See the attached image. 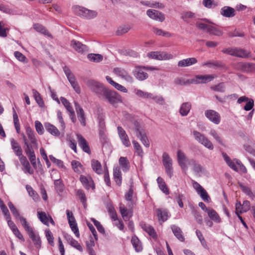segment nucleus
Returning <instances> with one entry per match:
<instances>
[{"instance_id": "obj_1", "label": "nucleus", "mask_w": 255, "mask_h": 255, "mask_svg": "<svg viewBox=\"0 0 255 255\" xmlns=\"http://www.w3.org/2000/svg\"><path fill=\"white\" fill-rule=\"evenodd\" d=\"M26 135L24 133L21 134L24 145V151L27 149V145L33 150L37 149L38 145L37 140L35 137L34 131L30 127H28L26 128Z\"/></svg>"}, {"instance_id": "obj_2", "label": "nucleus", "mask_w": 255, "mask_h": 255, "mask_svg": "<svg viewBox=\"0 0 255 255\" xmlns=\"http://www.w3.org/2000/svg\"><path fill=\"white\" fill-rule=\"evenodd\" d=\"M201 21L205 22V23L201 21H197L196 23V27L202 30H205L210 34L214 35L217 36H221L223 34V32L219 28L214 26L213 23L206 18L201 19Z\"/></svg>"}, {"instance_id": "obj_3", "label": "nucleus", "mask_w": 255, "mask_h": 255, "mask_svg": "<svg viewBox=\"0 0 255 255\" xmlns=\"http://www.w3.org/2000/svg\"><path fill=\"white\" fill-rule=\"evenodd\" d=\"M157 71L159 68L153 66H136L132 71L134 76L139 81H143L146 80L148 77V74L146 71Z\"/></svg>"}, {"instance_id": "obj_4", "label": "nucleus", "mask_w": 255, "mask_h": 255, "mask_svg": "<svg viewBox=\"0 0 255 255\" xmlns=\"http://www.w3.org/2000/svg\"><path fill=\"white\" fill-rule=\"evenodd\" d=\"M133 127H129V129L133 131L142 143L146 147L149 146L150 143L145 130L140 126L137 122H134Z\"/></svg>"}, {"instance_id": "obj_5", "label": "nucleus", "mask_w": 255, "mask_h": 255, "mask_svg": "<svg viewBox=\"0 0 255 255\" xmlns=\"http://www.w3.org/2000/svg\"><path fill=\"white\" fill-rule=\"evenodd\" d=\"M72 10L76 15L86 19H92L96 17L97 12L95 10L88 9L84 7L79 5H74Z\"/></svg>"}, {"instance_id": "obj_6", "label": "nucleus", "mask_w": 255, "mask_h": 255, "mask_svg": "<svg viewBox=\"0 0 255 255\" xmlns=\"http://www.w3.org/2000/svg\"><path fill=\"white\" fill-rule=\"evenodd\" d=\"M216 76L215 75H197L191 79L187 80L183 84H205L212 81Z\"/></svg>"}, {"instance_id": "obj_7", "label": "nucleus", "mask_w": 255, "mask_h": 255, "mask_svg": "<svg viewBox=\"0 0 255 255\" xmlns=\"http://www.w3.org/2000/svg\"><path fill=\"white\" fill-rule=\"evenodd\" d=\"M194 139L200 144L210 150L214 149V145L212 142L203 133L197 131H192Z\"/></svg>"}, {"instance_id": "obj_8", "label": "nucleus", "mask_w": 255, "mask_h": 255, "mask_svg": "<svg viewBox=\"0 0 255 255\" xmlns=\"http://www.w3.org/2000/svg\"><path fill=\"white\" fill-rule=\"evenodd\" d=\"M103 96L108 101L114 106H116L118 103L122 102V97L117 92L114 91L107 89Z\"/></svg>"}, {"instance_id": "obj_9", "label": "nucleus", "mask_w": 255, "mask_h": 255, "mask_svg": "<svg viewBox=\"0 0 255 255\" xmlns=\"http://www.w3.org/2000/svg\"><path fill=\"white\" fill-rule=\"evenodd\" d=\"M87 85L92 92L99 96L103 95L107 89L102 84L94 80H88Z\"/></svg>"}, {"instance_id": "obj_10", "label": "nucleus", "mask_w": 255, "mask_h": 255, "mask_svg": "<svg viewBox=\"0 0 255 255\" xmlns=\"http://www.w3.org/2000/svg\"><path fill=\"white\" fill-rule=\"evenodd\" d=\"M162 162L167 174L171 178L173 175L172 160L166 152L163 153Z\"/></svg>"}, {"instance_id": "obj_11", "label": "nucleus", "mask_w": 255, "mask_h": 255, "mask_svg": "<svg viewBox=\"0 0 255 255\" xmlns=\"http://www.w3.org/2000/svg\"><path fill=\"white\" fill-rule=\"evenodd\" d=\"M147 56L150 58L158 60H169L173 58V56L171 54L165 52H150L147 53Z\"/></svg>"}, {"instance_id": "obj_12", "label": "nucleus", "mask_w": 255, "mask_h": 255, "mask_svg": "<svg viewBox=\"0 0 255 255\" xmlns=\"http://www.w3.org/2000/svg\"><path fill=\"white\" fill-rule=\"evenodd\" d=\"M205 117L213 123L218 125L221 122L220 115L213 110H207L205 112Z\"/></svg>"}, {"instance_id": "obj_13", "label": "nucleus", "mask_w": 255, "mask_h": 255, "mask_svg": "<svg viewBox=\"0 0 255 255\" xmlns=\"http://www.w3.org/2000/svg\"><path fill=\"white\" fill-rule=\"evenodd\" d=\"M177 161L179 165L181 167L182 170L186 172L188 169V166L186 164V162L189 164V160L185 153L181 150H179L177 153Z\"/></svg>"}, {"instance_id": "obj_14", "label": "nucleus", "mask_w": 255, "mask_h": 255, "mask_svg": "<svg viewBox=\"0 0 255 255\" xmlns=\"http://www.w3.org/2000/svg\"><path fill=\"white\" fill-rule=\"evenodd\" d=\"M128 210L124 205L121 204L120 205V211L121 215L125 221H128L132 216L133 205L128 204Z\"/></svg>"}, {"instance_id": "obj_15", "label": "nucleus", "mask_w": 255, "mask_h": 255, "mask_svg": "<svg viewBox=\"0 0 255 255\" xmlns=\"http://www.w3.org/2000/svg\"><path fill=\"white\" fill-rule=\"evenodd\" d=\"M79 179L82 185L86 189L89 190L90 188L92 189H95V187L94 181L90 176H86L81 175L80 176Z\"/></svg>"}, {"instance_id": "obj_16", "label": "nucleus", "mask_w": 255, "mask_h": 255, "mask_svg": "<svg viewBox=\"0 0 255 255\" xmlns=\"http://www.w3.org/2000/svg\"><path fill=\"white\" fill-rule=\"evenodd\" d=\"M117 130L118 135L123 145L127 147L130 146V142L126 131L120 126L117 128Z\"/></svg>"}, {"instance_id": "obj_17", "label": "nucleus", "mask_w": 255, "mask_h": 255, "mask_svg": "<svg viewBox=\"0 0 255 255\" xmlns=\"http://www.w3.org/2000/svg\"><path fill=\"white\" fill-rule=\"evenodd\" d=\"M147 15L151 19L160 22L165 19L164 15L161 12L155 9H148L146 11Z\"/></svg>"}, {"instance_id": "obj_18", "label": "nucleus", "mask_w": 255, "mask_h": 255, "mask_svg": "<svg viewBox=\"0 0 255 255\" xmlns=\"http://www.w3.org/2000/svg\"><path fill=\"white\" fill-rule=\"evenodd\" d=\"M155 212L160 224L166 221L169 217V213L166 209L158 208L155 210Z\"/></svg>"}, {"instance_id": "obj_19", "label": "nucleus", "mask_w": 255, "mask_h": 255, "mask_svg": "<svg viewBox=\"0 0 255 255\" xmlns=\"http://www.w3.org/2000/svg\"><path fill=\"white\" fill-rule=\"evenodd\" d=\"M37 217L39 220L44 225L48 226L49 222H50L52 225H55V222L52 217L47 215L44 212H37Z\"/></svg>"}, {"instance_id": "obj_20", "label": "nucleus", "mask_w": 255, "mask_h": 255, "mask_svg": "<svg viewBox=\"0 0 255 255\" xmlns=\"http://www.w3.org/2000/svg\"><path fill=\"white\" fill-rule=\"evenodd\" d=\"M114 73L117 75V76L121 77V78L124 79L126 81L128 82H132V77L128 74V72L126 71L125 69L117 67L115 68L114 69Z\"/></svg>"}, {"instance_id": "obj_21", "label": "nucleus", "mask_w": 255, "mask_h": 255, "mask_svg": "<svg viewBox=\"0 0 255 255\" xmlns=\"http://www.w3.org/2000/svg\"><path fill=\"white\" fill-rule=\"evenodd\" d=\"M18 157L21 165L23 166V170L24 173H28L30 174H33L34 170L31 168L27 158L23 155Z\"/></svg>"}, {"instance_id": "obj_22", "label": "nucleus", "mask_w": 255, "mask_h": 255, "mask_svg": "<svg viewBox=\"0 0 255 255\" xmlns=\"http://www.w3.org/2000/svg\"><path fill=\"white\" fill-rule=\"evenodd\" d=\"M75 106L78 120L81 124L85 127L86 124L85 112L82 108L77 103L75 102Z\"/></svg>"}, {"instance_id": "obj_23", "label": "nucleus", "mask_w": 255, "mask_h": 255, "mask_svg": "<svg viewBox=\"0 0 255 255\" xmlns=\"http://www.w3.org/2000/svg\"><path fill=\"white\" fill-rule=\"evenodd\" d=\"M170 228L174 235L180 242H184L185 238L183 233L179 227L175 225H172Z\"/></svg>"}, {"instance_id": "obj_24", "label": "nucleus", "mask_w": 255, "mask_h": 255, "mask_svg": "<svg viewBox=\"0 0 255 255\" xmlns=\"http://www.w3.org/2000/svg\"><path fill=\"white\" fill-rule=\"evenodd\" d=\"M70 45L78 53H83L88 51L87 47L85 45H84L81 42L75 40H72L71 41Z\"/></svg>"}, {"instance_id": "obj_25", "label": "nucleus", "mask_w": 255, "mask_h": 255, "mask_svg": "<svg viewBox=\"0 0 255 255\" xmlns=\"http://www.w3.org/2000/svg\"><path fill=\"white\" fill-rule=\"evenodd\" d=\"M77 136L78 143L80 147L84 152L90 154L91 150L86 140L80 134H77Z\"/></svg>"}, {"instance_id": "obj_26", "label": "nucleus", "mask_w": 255, "mask_h": 255, "mask_svg": "<svg viewBox=\"0 0 255 255\" xmlns=\"http://www.w3.org/2000/svg\"><path fill=\"white\" fill-rule=\"evenodd\" d=\"M10 145L11 148L15 153V154L18 157L22 155V149L19 145V143L13 138L10 139Z\"/></svg>"}, {"instance_id": "obj_27", "label": "nucleus", "mask_w": 255, "mask_h": 255, "mask_svg": "<svg viewBox=\"0 0 255 255\" xmlns=\"http://www.w3.org/2000/svg\"><path fill=\"white\" fill-rule=\"evenodd\" d=\"M220 13L225 17H232L235 15L236 12L234 8L230 6H225L221 9Z\"/></svg>"}, {"instance_id": "obj_28", "label": "nucleus", "mask_w": 255, "mask_h": 255, "mask_svg": "<svg viewBox=\"0 0 255 255\" xmlns=\"http://www.w3.org/2000/svg\"><path fill=\"white\" fill-rule=\"evenodd\" d=\"M27 149L25 150V152L27 155L31 164L34 168H36L37 164L36 162V156L34 150L31 149L28 145H27Z\"/></svg>"}, {"instance_id": "obj_29", "label": "nucleus", "mask_w": 255, "mask_h": 255, "mask_svg": "<svg viewBox=\"0 0 255 255\" xmlns=\"http://www.w3.org/2000/svg\"><path fill=\"white\" fill-rule=\"evenodd\" d=\"M140 226L150 236L155 239L157 238L156 233L154 228L150 225L144 223H141Z\"/></svg>"}, {"instance_id": "obj_30", "label": "nucleus", "mask_w": 255, "mask_h": 255, "mask_svg": "<svg viewBox=\"0 0 255 255\" xmlns=\"http://www.w3.org/2000/svg\"><path fill=\"white\" fill-rule=\"evenodd\" d=\"M222 156L228 165L236 171H238V166L236 163L237 159L232 160L226 153H222Z\"/></svg>"}, {"instance_id": "obj_31", "label": "nucleus", "mask_w": 255, "mask_h": 255, "mask_svg": "<svg viewBox=\"0 0 255 255\" xmlns=\"http://www.w3.org/2000/svg\"><path fill=\"white\" fill-rule=\"evenodd\" d=\"M197 63V60L194 57L188 58L180 60L178 63V66L180 67H187Z\"/></svg>"}, {"instance_id": "obj_32", "label": "nucleus", "mask_w": 255, "mask_h": 255, "mask_svg": "<svg viewBox=\"0 0 255 255\" xmlns=\"http://www.w3.org/2000/svg\"><path fill=\"white\" fill-rule=\"evenodd\" d=\"M189 165L192 166V169L194 172L200 173L203 172L204 170L203 167L196 162L194 159H190L189 161Z\"/></svg>"}, {"instance_id": "obj_33", "label": "nucleus", "mask_w": 255, "mask_h": 255, "mask_svg": "<svg viewBox=\"0 0 255 255\" xmlns=\"http://www.w3.org/2000/svg\"><path fill=\"white\" fill-rule=\"evenodd\" d=\"M191 108V104L190 102H185L181 104L179 113L182 116H186L189 113Z\"/></svg>"}, {"instance_id": "obj_34", "label": "nucleus", "mask_w": 255, "mask_h": 255, "mask_svg": "<svg viewBox=\"0 0 255 255\" xmlns=\"http://www.w3.org/2000/svg\"><path fill=\"white\" fill-rule=\"evenodd\" d=\"M46 130L51 133L52 135L56 136H58L60 134L59 130L57 128L53 125L47 123L44 124Z\"/></svg>"}, {"instance_id": "obj_35", "label": "nucleus", "mask_w": 255, "mask_h": 255, "mask_svg": "<svg viewBox=\"0 0 255 255\" xmlns=\"http://www.w3.org/2000/svg\"><path fill=\"white\" fill-rule=\"evenodd\" d=\"M91 166L94 171L98 174H102L103 170L101 163L97 160L92 159L91 160Z\"/></svg>"}, {"instance_id": "obj_36", "label": "nucleus", "mask_w": 255, "mask_h": 255, "mask_svg": "<svg viewBox=\"0 0 255 255\" xmlns=\"http://www.w3.org/2000/svg\"><path fill=\"white\" fill-rule=\"evenodd\" d=\"M33 28L38 32H39L45 36L52 38L51 34L41 24L35 23L33 25Z\"/></svg>"}, {"instance_id": "obj_37", "label": "nucleus", "mask_w": 255, "mask_h": 255, "mask_svg": "<svg viewBox=\"0 0 255 255\" xmlns=\"http://www.w3.org/2000/svg\"><path fill=\"white\" fill-rule=\"evenodd\" d=\"M119 164L124 172H127L129 170L130 164L127 157H121L119 159Z\"/></svg>"}, {"instance_id": "obj_38", "label": "nucleus", "mask_w": 255, "mask_h": 255, "mask_svg": "<svg viewBox=\"0 0 255 255\" xmlns=\"http://www.w3.org/2000/svg\"><path fill=\"white\" fill-rule=\"evenodd\" d=\"M131 243L136 252H140L142 250L141 243L136 236H133L131 240Z\"/></svg>"}, {"instance_id": "obj_39", "label": "nucleus", "mask_w": 255, "mask_h": 255, "mask_svg": "<svg viewBox=\"0 0 255 255\" xmlns=\"http://www.w3.org/2000/svg\"><path fill=\"white\" fill-rule=\"evenodd\" d=\"M235 52V57L247 58L251 56L250 52L239 47H236Z\"/></svg>"}, {"instance_id": "obj_40", "label": "nucleus", "mask_w": 255, "mask_h": 255, "mask_svg": "<svg viewBox=\"0 0 255 255\" xmlns=\"http://www.w3.org/2000/svg\"><path fill=\"white\" fill-rule=\"evenodd\" d=\"M28 236L33 241L35 246L37 248H40L41 247V242L38 234L34 231Z\"/></svg>"}, {"instance_id": "obj_41", "label": "nucleus", "mask_w": 255, "mask_h": 255, "mask_svg": "<svg viewBox=\"0 0 255 255\" xmlns=\"http://www.w3.org/2000/svg\"><path fill=\"white\" fill-rule=\"evenodd\" d=\"M207 213L208 215V216L212 220L216 223L221 222V218L215 210L212 208H209V210L207 211Z\"/></svg>"}, {"instance_id": "obj_42", "label": "nucleus", "mask_w": 255, "mask_h": 255, "mask_svg": "<svg viewBox=\"0 0 255 255\" xmlns=\"http://www.w3.org/2000/svg\"><path fill=\"white\" fill-rule=\"evenodd\" d=\"M157 182L160 189L166 195H168L169 194V189L164 180L161 177H158Z\"/></svg>"}, {"instance_id": "obj_43", "label": "nucleus", "mask_w": 255, "mask_h": 255, "mask_svg": "<svg viewBox=\"0 0 255 255\" xmlns=\"http://www.w3.org/2000/svg\"><path fill=\"white\" fill-rule=\"evenodd\" d=\"M19 221L28 235L34 232L25 218H20V220Z\"/></svg>"}, {"instance_id": "obj_44", "label": "nucleus", "mask_w": 255, "mask_h": 255, "mask_svg": "<svg viewBox=\"0 0 255 255\" xmlns=\"http://www.w3.org/2000/svg\"><path fill=\"white\" fill-rule=\"evenodd\" d=\"M19 221L28 235L34 232L25 218H20V220Z\"/></svg>"}, {"instance_id": "obj_45", "label": "nucleus", "mask_w": 255, "mask_h": 255, "mask_svg": "<svg viewBox=\"0 0 255 255\" xmlns=\"http://www.w3.org/2000/svg\"><path fill=\"white\" fill-rule=\"evenodd\" d=\"M60 101L71 116L74 115V110L71 103L64 97H61Z\"/></svg>"}, {"instance_id": "obj_46", "label": "nucleus", "mask_w": 255, "mask_h": 255, "mask_svg": "<svg viewBox=\"0 0 255 255\" xmlns=\"http://www.w3.org/2000/svg\"><path fill=\"white\" fill-rule=\"evenodd\" d=\"M113 175L116 183L119 186H120L122 184V173L119 168L116 167L114 168Z\"/></svg>"}, {"instance_id": "obj_47", "label": "nucleus", "mask_w": 255, "mask_h": 255, "mask_svg": "<svg viewBox=\"0 0 255 255\" xmlns=\"http://www.w3.org/2000/svg\"><path fill=\"white\" fill-rule=\"evenodd\" d=\"M63 70L71 84H74V82L77 81L75 79V76L71 72L70 70L69 69L68 67H67V66L64 67Z\"/></svg>"}, {"instance_id": "obj_48", "label": "nucleus", "mask_w": 255, "mask_h": 255, "mask_svg": "<svg viewBox=\"0 0 255 255\" xmlns=\"http://www.w3.org/2000/svg\"><path fill=\"white\" fill-rule=\"evenodd\" d=\"M75 193L76 196L78 197L81 202L85 206L86 204L87 198L84 191L82 189H77L75 190Z\"/></svg>"}, {"instance_id": "obj_49", "label": "nucleus", "mask_w": 255, "mask_h": 255, "mask_svg": "<svg viewBox=\"0 0 255 255\" xmlns=\"http://www.w3.org/2000/svg\"><path fill=\"white\" fill-rule=\"evenodd\" d=\"M134 195L132 186H131L128 192L125 194L126 200L130 202L129 204L131 205H133V198Z\"/></svg>"}, {"instance_id": "obj_50", "label": "nucleus", "mask_w": 255, "mask_h": 255, "mask_svg": "<svg viewBox=\"0 0 255 255\" xmlns=\"http://www.w3.org/2000/svg\"><path fill=\"white\" fill-rule=\"evenodd\" d=\"M134 93L139 97L150 99L153 98V95L150 93L142 91L140 90L135 89Z\"/></svg>"}, {"instance_id": "obj_51", "label": "nucleus", "mask_w": 255, "mask_h": 255, "mask_svg": "<svg viewBox=\"0 0 255 255\" xmlns=\"http://www.w3.org/2000/svg\"><path fill=\"white\" fill-rule=\"evenodd\" d=\"M26 189L28 192L30 196H31L33 200L37 202L39 200V197L36 192L29 185L26 186Z\"/></svg>"}, {"instance_id": "obj_52", "label": "nucleus", "mask_w": 255, "mask_h": 255, "mask_svg": "<svg viewBox=\"0 0 255 255\" xmlns=\"http://www.w3.org/2000/svg\"><path fill=\"white\" fill-rule=\"evenodd\" d=\"M132 142L135 152L137 153V155L142 157L143 156V151L140 145L135 140H132Z\"/></svg>"}, {"instance_id": "obj_53", "label": "nucleus", "mask_w": 255, "mask_h": 255, "mask_svg": "<svg viewBox=\"0 0 255 255\" xmlns=\"http://www.w3.org/2000/svg\"><path fill=\"white\" fill-rule=\"evenodd\" d=\"M152 31L155 34L158 36H163L167 37H169L171 36V34L168 32L164 31L156 27H152Z\"/></svg>"}, {"instance_id": "obj_54", "label": "nucleus", "mask_w": 255, "mask_h": 255, "mask_svg": "<svg viewBox=\"0 0 255 255\" xmlns=\"http://www.w3.org/2000/svg\"><path fill=\"white\" fill-rule=\"evenodd\" d=\"M7 205L11 213L17 220H19L20 218H23L20 215L18 210L11 202H9Z\"/></svg>"}, {"instance_id": "obj_55", "label": "nucleus", "mask_w": 255, "mask_h": 255, "mask_svg": "<svg viewBox=\"0 0 255 255\" xmlns=\"http://www.w3.org/2000/svg\"><path fill=\"white\" fill-rule=\"evenodd\" d=\"M88 59L92 62H99L103 60V57L99 54H89L88 55Z\"/></svg>"}, {"instance_id": "obj_56", "label": "nucleus", "mask_w": 255, "mask_h": 255, "mask_svg": "<svg viewBox=\"0 0 255 255\" xmlns=\"http://www.w3.org/2000/svg\"><path fill=\"white\" fill-rule=\"evenodd\" d=\"M241 66L243 70L247 72H251L255 70V64L250 63H242Z\"/></svg>"}, {"instance_id": "obj_57", "label": "nucleus", "mask_w": 255, "mask_h": 255, "mask_svg": "<svg viewBox=\"0 0 255 255\" xmlns=\"http://www.w3.org/2000/svg\"><path fill=\"white\" fill-rule=\"evenodd\" d=\"M71 165L74 171L76 173H80L83 169L82 165L79 161L73 160L71 162Z\"/></svg>"}, {"instance_id": "obj_58", "label": "nucleus", "mask_w": 255, "mask_h": 255, "mask_svg": "<svg viewBox=\"0 0 255 255\" xmlns=\"http://www.w3.org/2000/svg\"><path fill=\"white\" fill-rule=\"evenodd\" d=\"M202 3L208 8H212L218 5V2L215 0H203Z\"/></svg>"}, {"instance_id": "obj_59", "label": "nucleus", "mask_w": 255, "mask_h": 255, "mask_svg": "<svg viewBox=\"0 0 255 255\" xmlns=\"http://www.w3.org/2000/svg\"><path fill=\"white\" fill-rule=\"evenodd\" d=\"M209 134L212 136L217 142L221 144H223V139L222 137L215 129H211L209 132Z\"/></svg>"}, {"instance_id": "obj_60", "label": "nucleus", "mask_w": 255, "mask_h": 255, "mask_svg": "<svg viewBox=\"0 0 255 255\" xmlns=\"http://www.w3.org/2000/svg\"><path fill=\"white\" fill-rule=\"evenodd\" d=\"M201 199L205 202H209L211 198L207 191L204 188L197 193Z\"/></svg>"}, {"instance_id": "obj_61", "label": "nucleus", "mask_w": 255, "mask_h": 255, "mask_svg": "<svg viewBox=\"0 0 255 255\" xmlns=\"http://www.w3.org/2000/svg\"><path fill=\"white\" fill-rule=\"evenodd\" d=\"M32 93L33 97H34V99L38 105L40 107L43 106L44 105V102L40 96V94L34 89L32 90Z\"/></svg>"}, {"instance_id": "obj_62", "label": "nucleus", "mask_w": 255, "mask_h": 255, "mask_svg": "<svg viewBox=\"0 0 255 255\" xmlns=\"http://www.w3.org/2000/svg\"><path fill=\"white\" fill-rule=\"evenodd\" d=\"M202 66H207L209 68H216L221 66V64L217 61H208L202 63Z\"/></svg>"}, {"instance_id": "obj_63", "label": "nucleus", "mask_w": 255, "mask_h": 255, "mask_svg": "<svg viewBox=\"0 0 255 255\" xmlns=\"http://www.w3.org/2000/svg\"><path fill=\"white\" fill-rule=\"evenodd\" d=\"M0 209L4 214L6 219H10V214L7 209V207L3 204V202L1 200H0Z\"/></svg>"}, {"instance_id": "obj_64", "label": "nucleus", "mask_w": 255, "mask_h": 255, "mask_svg": "<svg viewBox=\"0 0 255 255\" xmlns=\"http://www.w3.org/2000/svg\"><path fill=\"white\" fill-rule=\"evenodd\" d=\"M225 86L223 83H220L219 84L212 86L211 89L215 91L220 92H225Z\"/></svg>"}]
</instances>
